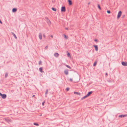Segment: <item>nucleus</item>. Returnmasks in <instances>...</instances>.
<instances>
[{"label": "nucleus", "mask_w": 127, "mask_h": 127, "mask_svg": "<svg viewBox=\"0 0 127 127\" xmlns=\"http://www.w3.org/2000/svg\"><path fill=\"white\" fill-rule=\"evenodd\" d=\"M35 96V95H33L32 96V97H34V96Z\"/></svg>", "instance_id": "37"}, {"label": "nucleus", "mask_w": 127, "mask_h": 127, "mask_svg": "<svg viewBox=\"0 0 127 127\" xmlns=\"http://www.w3.org/2000/svg\"><path fill=\"white\" fill-rule=\"evenodd\" d=\"M39 37L40 40H41L42 38V35L41 33H39Z\"/></svg>", "instance_id": "7"}, {"label": "nucleus", "mask_w": 127, "mask_h": 127, "mask_svg": "<svg viewBox=\"0 0 127 127\" xmlns=\"http://www.w3.org/2000/svg\"><path fill=\"white\" fill-rule=\"evenodd\" d=\"M67 56L68 57H70V58L71 57L70 54L69 53H67Z\"/></svg>", "instance_id": "17"}, {"label": "nucleus", "mask_w": 127, "mask_h": 127, "mask_svg": "<svg viewBox=\"0 0 127 127\" xmlns=\"http://www.w3.org/2000/svg\"><path fill=\"white\" fill-rule=\"evenodd\" d=\"M97 5L98 7V8L100 10H101V8L100 6L99 5V4H98Z\"/></svg>", "instance_id": "18"}, {"label": "nucleus", "mask_w": 127, "mask_h": 127, "mask_svg": "<svg viewBox=\"0 0 127 127\" xmlns=\"http://www.w3.org/2000/svg\"><path fill=\"white\" fill-rule=\"evenodd\" d=\"M0 95L3 99H5L6 97V95L5 94H2L0 92Z\"/></svg>", "instance_id": "4"}, {"label": "nucleus", "mask_w": 127, "mask_h": 127, "mask_svg": "<svg viewBox=\"0 0 127 127\" xmlns=\"http://www.w3.org/2000/svg\"><path fill=\"white\" fill-rule=\"evenodd\" d=\"M74 94L76 95H81L80 93L79 92H74Z\"/></svg>", "instance_id": "12"}, {"label": "nucleus", "mask_w": 127, "mask_h": 127, "mask_svg": "<svg viewBox=\"0 0 127 127\" xmlns=\"http://www.w3.org/2000/svg\"><path fill=\"white\" fill-rule=\"evenodd\" d=\"M94 41L96 42H98V40L97 39H95V40H94Z\"/></svg>", "instance_id": "27"}, {"label": "nucleus", "mask_w": 127, "mask_h": 127, "mask_svg": "<svg viewBox=\"0 0 127 127\" xmlns=\"http://www.w3.org/2000/svg\"><path fill=\"white\" fill-rule=\"evenodd\" d=\"M68 2L69 3V5H71L72 4V2L71 0H68Z\"/></svg>", "instance_id": "9"}, {"label": "nucleus", "mask_w": 127, "mask_h": 127, "mask_svg": "<svg viewBox=\"0 0 127 127\" xmlns=\"http://www.w3.org/2000/svg\"><path fill=\"white\" fill-rule=\"evenodd\" d=\"M64 37L65 38H66V39H67L68 38V37L67 36H66L64 34Z\"/></svg>", "instance_id": "22"}, {"label": "nucleus", "mask_w": 127, "mask_h": 127, "mask_svg": "<svg viewBox=\"0 0 127 127\" xmlns=\"http://www.w3.org/2000/svg\"><path fill=\"white\" fill-rule=\"evenodd\" d=\"M39 70L40 72H42V68H40L39 69Z\"/></svg>", "instance_id": "23"}, {"label": "nucleus", "mask_w": 127, "mask_h": 127, "mask_svg": "<svg viewBox=\"0 0 127 127\" xmlns=\"http://www.w3.org/2000/svg\"><path fill=\"white\" fill-rule=\"evenodd\" d=\"M69 88H66V90L67 91H68L69 90Z\"/></svg>", "instance_id": "28"}, {"label": "nucleus", "mask_w": 127, "mask_h": 127, "mask_svg": "<svg viewBox=\"0 0 127 127\" xmlns=\"http://www.w3.org/2000/svg\"><path fill=\"white\" fill-rule=\"evenodd\" d=\"M17 11V9L16 8H13L12 9V11L13 12H15Z\"/></svg>", "instance_id": "14"}, {"label": "nucleus", "mask_w": 127, "mask_h": 127, "mask_svg": "<svg viewBox=\"0 0 127 127\" xmlns=\"http://www.w3.org/2000/svg\"><path fill=\"white\" fill-rule=\"evenodd\" d=\"M33 125H36L37 126H39V125L38 124L36 123H33Z\"/></svg>", "instance_id": "20"}, {"label": "nucleus", "mask_w": 127, "mask_h": 127, "mask_svg": "<svg viewBox=\"0 0 127 127\" xmlns=\"http://www.w3.org/2000/svg\"><path fill=\"white\" fill-rule=\"evenodd\" d=\"M124 16H123V17H124Z\"/></svg>", "instance_id": "40"}, {"label": "nucleus", "mask_w": 127, "mask_h": 127, "mask_svg": "<svg viewBox=\"0 0 127 127\" xmlns=\"http://www.w3.org/2000/svg\"><path fill=\"white\" fill-rule=\"evenodd\" d=\"M126 116H127V115H121L119 116V117H124Z\"/></svg>", "instance_id": "11"}, {"label": "nucleus", "mask_w": 127, "mask_h": 127, "mask_svg": "<svg viewBox=\"0 0 127 127\" xmlns=\"http://www.w3.org/2000/svg\"><path fill=\"white\" fill-rule=\"evenodd\" d=\"M0 23H1V24H2V22H1V21H0Z\"/></svg>", "instance_id": "34"}, {"label": "nucleus", "mask_w": 127, "mask_h": 127, "mask_svg": "<svg viewBox=\"0 0 127 127\" xmlns=\"http://www.w3.org/2000/svg\"><path fill=\"white\" fill-rule=\"evenodd\" d=\"M97 63V61H95L94 62V66H95L96 65V64Z\"/></svg>", "instance_id": "21"}, {"label": "nucleus", "mask_w": 127, "mask_h": 127, "mask_svg": "<svg viewBox=\"0 0 127 127\" xmlns=\"http://www.w3.org/2000/svg\"><path fill=\"white\" fill-rule=\"evenodd\" d=\"M48 46H46V47H45V48L46 49H47V48H48Z\"/></svg>", "instance_id": "35"}, {"label": "nucleus", "mask_w": 127, "mask_h": 127, "mask_svg": "<svg viewBox=\"0 0 127 127\" xmlns=\"http://www.w3.org/2000/svg\"><path fill=\"white\" fill-rule=\"evenodd\" d=\"M106 75H107V73H106Z\"/></svg>", "instance_id": "39"}, {"label": "nucleus", "mask_w": 127, "mask_h": 127, "mask_svg": "<svg viewBox=\"0 0 127 127\" xmlns=\"http://www.w3.org/2000/svg\"><path fill=\"white\" fill-rule=\"evenodd\" d=\"M90 2H89V3H88V4H90Z\"/></svg>", "instance_id": "38"}, {"label": "nucleus", "mask_w": 127, "mask_h": 127, "mask_svg": "<svg viewBox=\"0 0 127 127\" xmlns=\"http://www.w3.org/2000/svg\"><path fill=\"white\" fill-rule=\"evenodd\" d=\"M65 29L66 30H68V28H65Z\"/></svg>", "instance_id": "32"}, {"label": "nucleus", "mask_w": 127, "mask_h": 127, "mask_svg": "<svg viewBox=\"0 0 127 127\" xmlns=\"http://www.w3.org/2000/svg\"><path fill=\"white\" fill-rule=\"evenodd\" d=\"M48 90H47L46 91V93H45V94H47V93H48Z\"/></svg>", "instance_id": "31"}, {"label": "nucleus", "mask_w": 127, "mask_h": 127, "mask_svg": "<svg viewBox=\"0 0 127 127\" xmlns=\"http://www.w3.org/2000/svg\"><path fill=\"white\" fill-rule=\"evenodd\" d=\"M4 120L6 121L8 123H10L11 122V120L8 118H4Z\"/></svg>", "instance_id": "5"}, {"label": "nucleus", "mask_w": 127, "mask_h": 127, "mask_svg": "<svg viewBox=\"0 0 127 127\" xmlns=\"http://www.w3.org/2000/svg\"><path fill=\"white\" fill-rule=\"evenodd\" d=\"M122 64L124 66H127V62H123L122 63Z\"/></svg>", "instance_id": "8"}, {"label": "nucleus", "mask_w": 127, "mask_h": 127, "mask_svg": "<svg viewBox=\"0 0 127 127\" xmlns=\"http://www.w3.org/2000/svg\"><path fill=\"white\" fill-rule=\"evenodd\" d=\"M122 14V12L120 11H119L117 14V18L118 19H119L121 17Z\"/></svg>", "instance_id": "3"}, {"label": "nucleus", "mask_w": 127, "mask_h": 127, "mask_svg": "<svg viewBox=\"0 0 127 127\" xmlns=\"http://www.w3.org/2000/svg\"><path fill=\"white\" fill-rule=\"evenodd\" d=\"M8 75V74L7 73L5 74V77H6Z\"/></svg>", "instance_id": "29"}, {"label": "nucleus", "mask_w": 127, "mask_h": 127, "mask_svg": "<svg viewBox=\"0 0 127 127\" xmlns=\"http://www.w3.org/2000/svg\"><path fill=\"white\" fill-rule=\"evenodd\" d=\"M12 34L15 37V38L16 39L17 38V37L16 35H15V34L13 32H12Z\"/></svg>", "instance_id": "16"}, {"label": "nucleus", "mask_w": 127, "mask_h": 127, "mask_svg": "<svg viewBox=\"0 0 127 127\" xmlns=\"http://www.w3.org/2000/svg\"><path fill=\"white\" fill-rule=\"evenodd\" d=\"M65 7H62L61 9V11L62 12H65Z\"/></svg>", "instance_id": "6"}, {"label": "nucleus", "mask_w": 127, "mask_h": 127, "mask_svg": "<svg viewBox=\"0 0 127 127\" xmlns=\"http://www.w3.org/2000/svg\"><path fill=\"white\" fill-rule=\"evenodd\" d=\"M43 36L44 37H45V35L44 34H43Z\"/></svg>", "instance_id": "30"}, {"label": "nucleus", "mask_w": 127, "mask_h": 127, "mask_svg": "<svg viewBox=\"0 0 127 127\" xmlns=\"http://www.w3.org/2000/svg\"><path fill=\"white\" fill-rule=\"evenodd\" d=\"M52 10L55 11H56V9L55 8H52Z\"/></svg>", "instance_id": "19"}, {"label": "nucleus", "mask_w": 127, "mask_h": 127, "mask_svg": "<svg viewBox=\"0 0 127 127\" xmlns=\"http://www.w3.org/2000/svg\"><path fill=\"white\" fill-rule=\"evenodd\" d=\"M44 102H43L42 103V105H44Z\"/></svg>", "instance_id": "33"}, {"label": "nucleus", "mask_w": 127, "mask_h": 127, "mask_svg": "<svg viewBox=\"0 0 127 127\" xmlns=\"http://www.w3.org/2000/svg\"><path fill=\"white\" fill-rule=\"evenodd\" d=\"M51 37L52 38L53 37V35H51Z\"/></svg>", "instance_id": "36"}, {"label": "nucleus", "mask_w": 127, "mask_h": 127, "mask_svg": "<svg viewBox=\"0 0 127 127\" xmlns=\"http://www.w3.org/2000/svg\"><path fill=\"white\" fill-rule=\"evenodd\" d=\"M94 47L95 48V50L96 51H98V47H97V45H94Z\"/></svg>", "instance_id": "13"}, {"label": "nucleus", "mask_w": 127, "mask_h": 127, "mask_svg": "<svg viewBox=\"0 0 127 127\" xmlns=\"http://www.w3.org/2000/svg\"><path fill=\"white\" fill-rule=\"evenodd\" d=\"M64 73L66 75H68V70H65L64 71Z\"/></svg>", "instance_id": "15"}, {"label": "nucleus", "mask_w": 127, "mask_h": 127, "mask_svg": "<svg viewBox=\"0 0 127 127\" xmlns=\"http://www.w3.org/2000/svg\"><path fill=\"white\" fill-rule=\"evenodd\" d=\"M69 80L70 82H72L73 81V79L72 78H70V79Z\"/></svg>", "instance_id": "24"}, {"label": "nucleus", "mask_w": 127, "mask_h": 127, "mask_svg": "<svg viewBox=\"0 0 127 127\" xmlns=\"http://www.w3.org/2000/svg\"><path fill=\"white\" fill-rule=\"evenodd\" d=\"M66 66L67 67H68L70 69H71V67L69 66H68L67 65H66Z\"/></svg>", "instance_id": "26"}, {"label": "nucleus", "mask_w": 127, "mask_h": 127, "mask_svg": "<svg viewBox=\"0 0 127 127\" xmlns=\"http://www.w3.org/2000/svg\"><path fill=\"white\" fill-rule=\"evenodd\" d=\"M107 12L108 14H110V13H111L110 11H109V10H107Z\"/></svg>", "instance_id": "25"}, {"label": "nucleus", "mask_w": 127, "mask_h": 127, "mask_svg": "<svg viewBox=\"0 0 127 127\" xmlns=\"http://www.w3.org/2000/svg\"><path fill=\"white\" fill-rule=\"evenodd\" d=\"M45 19L48 25H50L51 24V23L49 18L47 17H46L45 18Z\"/></svg>", "instance_id": "2"}, {"label": "nucleus", "mask_w": 127, "mask_h": 127, "mask_svg": "<svg viewBox=\"0 0 127 127\" xmlns=\"http://www.w3.org/2000/svg\"><path fill=\"white\" fill-rule=\"evenodd\" d=\"M54 55L56 57H57L59 56V54L57 53H55L54 54Z\"/></svg>", "instance_id": "10"}, {"label": "nucleus", "mask_w": 127, "mask_h": 127, "mask_svg": "<svg viewBox=\"0 0 127 127\" xmlns=\"http://www.w3.org/2000/svg\"><path fill=\"white\" fill-rule=\"evenodd\" d=\"M92 93V92H89L87 95L85 96H83V97L81 98V100H83L86 98L87 97H88Z\"/></svg>", "instance_id": "1"}]
</instances>
